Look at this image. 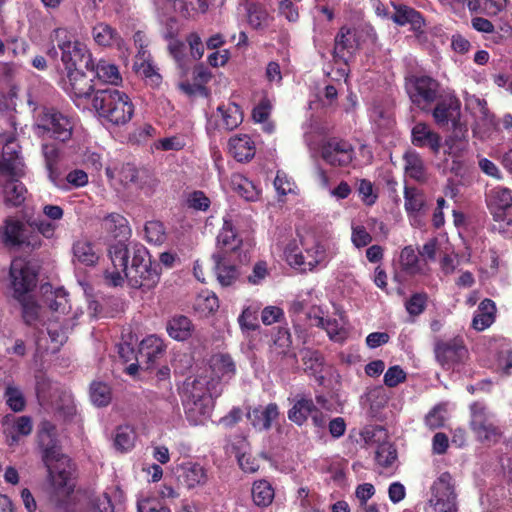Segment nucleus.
Listing matches in <instances>:
<instances>
[{
  "instance_id": "f257e3e1",
  "label": "nucleus",
  "mask_w": 512,
  "mask_h": 512,
  "mask_svg": "<svg viewBox=\"0 0 512 512\" xmlns=\"http://www.w3.org/2000/svg\"><path fill=\"white\" fill-rule=\"evenodd\" d=\"M211 375L199 374L187 381L184 392V408L187 420L192 425H201L211 416L214 398L222 392V381L229 380L235 373L230 356L213 355L209 362Z\"/></svg>"
},
{
  "instance_id": "f03ea898",
  "label": "nucleus",
  "mask_w": 512,
  "mask_h": 512,
  "mask_svg": "<svg viewBox=\"0 0 512 512\" xmlns=\"http://www.w3.org/2000/svg\"><path fill=\"white\" fill-rule=\"evenodd\" d=\"M109 257L113 269H106L104 279L110 286H120L127 278L133 288L153 289L160 280L158 264L152 263L148 250L138 243L122 241L111 245Z\"/></svg>"
},
{
  "instance_id": "7ed1b4c3",
  "label": "nucleus",
  "mask_w": 512,
  "mask_h": 512,
  "mask_svg": "<svg viewBox=\"0 0 512 512\" xmlns=\"http://www.w3.org/2000/svg\"><path fill=\"white\" fill-rule=\"evenodd\" d=\"M338 253V243L333 239L306 235L290 241L284 249L287 263L302 272L324 268Z\"/></svg>"
},
{
  "instance_id": "20e7f679",
  "label": "nucleus",
  "mask_w": 512,
  "mask_h": 512,
  "mask_svg": "<svg viewBox=\"0 0 512 512\" xmlns=\"http://www.w3.org/2000/svg\"><path fill=\"white\" fill-rule=\"evenodd\" d=\"M45 297V303L51 311V317L46 326V332L50 338L51 345L45 347L42 344V338L36 340L38 350H46L55 353L59 350L60 346L67 340V333L76 324L78 313H71V306L67 299V293L64 289L58 288L52 290L51 285L45 284L41 287Z\"/></svg>"
},
{
  "instance_id": "39448f33",
  "label": "nucleus",
  "mask_w": 512,
  "mask_h": 512,
  "mask_svg": "<svg viewBox=\"0 0 512 512\" xmlns=\"http://www.w3.org/2000/svg\"><path fill=\"white\" fill-rule=\"evenodd\" d=\"M38 439L43 461L54 487L64 494L71 493L75 486L72 477L74 468L69 457L61 452L56 438V427L49 421L41 422Z\"/></svg>"
},
{
  "instance_id": "423d86ee",
  "label": "nucleus",
  "mask_w": 512,
  "mask_h": 512,
  "mask_svg": "<svg viewBox=\"0 0 512 512\" xmlns=\"http://www.w3.org/2000/svg\"><path fill=\"white\" fill-rule=\"evenodd\" d=\"M0 145H3L0 170L12 177L4 186V200L6 205L17 207L24 203L28 192L23 183L16 178L23 174L24 164L14 132L0 134Z\"/></svg>"
},
{
  "instance_id": "0eeeda50",
  "label": "nucleus",
  "mask_w": 512,
  "mask_h": 512,
  "mask_svg": "<svg viewBox=\"0 0 512 512\" xmlns=\"http://www.w3.org/2000/svg\"><path fill=\"white\" fill-rule=\"evenodd\" d=\"M92 107L101 119L117 126L128 123L134 114L130 97L117 89L96 91L92 98Z\"/></svg>"
},
{
  "instance_id": "6e6552de",
  "label": "nucleus",
  "mask_w": 512,
  "mask_h": 512,
  "mask_svg": "<svg viewBox=\"0 0 512 512\" xmlns=\"http://www.w3.org/2000/svg\"><path fill=\"white\" fill-rule=\"evenodd\" d=\"M10 278L15 297L22 302L23 318L29 325H34L40 315V307L26 299V294L36 284V274L22 259H14L10 267Z\"/></svg>"
},
{
  "instance_id": "1a4fd4ad",
  "label": "nucleus",
  "mask_w": 512,
  "mask_h": 512,
  "mask_svg": "<svg viewBox=\"0 0 512 512\" xmlns=\"http://www.w3.org/2000/svg\"><path fill=\"white\" fill-rule=\"evenodd\" d=\"M75 126L73 118L55 110H45L36 120V134L42 138L68 141Z\"/></svg>"
},
{
  "instance_id": "9d476101",
  "label": "nucleus",
  "mask_w": 512,
  "mask_h": 512,
  "mask_svg": "<svg viewBox=\"0 0 512 512\" xmlns=\"http://www.w3.org/2000/svg\"><path fill=\"white\" fill-rule=\"evenodd\" d=\"M51 37L61 52V61L67 71L77 69L79 63H86L88 57H91L87 46L75 40L65 28L55 29Z\"/></svg>"
},
{
  "instance_id": "9b49d317",
  "label": "nucleus",
  "mask_w": 512,
  "mask_h": 512,
  "mask_svg": "<svg viewBox=\"0 0 512 512\" xmlns=\"http://www.w3.org/2000/svg\"><path fill=\"white\" fill-rule=\"evenodd\" d=\"M426 512H456V493L452 476L441 473L431 486V496L425 508Z\"/></svg>"
},
{
  "instance_id": "f8f14e48",
  "label": "nucleus",
  "mask_w": 512,
  "mask_h": 512,
  "mask_svg": "<svg viewBox=\"0 0 512 512\" xmlns=\"http://www.w3.org/2000/svg\"><path fill=\"white\" fill-rule=\"evenodd\" d=\"M234 212H228L223 217V226L217 236V251L227 256H236L239 263L247 261V253L243 250L242 239L238 236L234 222L236 220Z\"/></svg>"
},
{
  "instance_id": "ddd939ff",
  "label": "nucleus",
  "mask_w": 512,
  "mask_h": 512,
  "mask_svg": "<svg viewBox=\"0 0 512 512\" xmlns=\"http://www.w3.org/2000/svg\"><path fill=\"white\" fill-rule=\"evenodd\" d=\"M64 90L70 95L79 108H87L92 103L95 94L92 79H89L82 71L75 69L67 71V79L64 81Z\"/></svg>"
},
{
  "instance_id": "4468645a",
  "label": "nucleus",
  "mask_w": 512,
  "mask_h": 512,
  "mask_svg": "<svg viewBox=\"0 0 512 512\" xmlns=\"http://www.w3.org/2000/svg\"><path fill=\"white\" fill-rule=\"evenodd\" d=\"M366 36L372 42L375 40V33L372 28L366 29H348L342 28L335 39V53L340 58L346 60L347 55H352L365 41Z\"/></svg>"
},
{
  "instance_id": "2eb2a0df",
  "label": "nucleus",
  "mask_w": 512,
  "mask_h": 512,
  "mask_svg": "<svg viewBox=\"0 0 512 512\" xmlns=\"http://www.w3.org/2000/svg\"><path fill=\"white\" fill-rule=\"evenodd\" d=\"M432 115L438 126L444 127L451 124L457 130L461 125V102L453 93H447L439 99Z\"/></svg>"
},
{
  "instance_id": "dca6fc26",
  "label": "nucleus",
  "mask_w": 512,
  "mask_h": 512,
  "mask_svg": "<svg viewBox=\"0 0 512 512\" xmlns=\"http://www.w3.org/2000/svg\"><path fill=\"white\" fill-rule=\"evenodd\" d=\"M321 157L331 166L346 167L353 161L354 150L349 142L332 138L322 144Z\"/></svg>"
},
{
  "instance_id": "f3484780",
  "label": "nucleus",
  "mask_w": 512,
  "mask_h": 512,
  "mask_svg": "<svg viewBox=\"0 0 512 512\" xmlns=\"http://www.w3.org/2000/svg\"><path fill=\"white\" fill-rule=\"evenodd\" d=\"M406 88L411 101L425 109L436 99L439 85L436 80L422 76L410 80Z\"/></svg>"
},
{
  "instance_id": "a211bd4d",
  "label": "nucleus",
  "mask_w": 512,
  "mask_h": 512,
  "mask_svg": "<svg viewBox=\"0 0 512 512\" xmlns=\"http://www.w3.org/2000/svg\"><path fill=\"white\" fill-rule=\"evenodd\" d=\"M471 426L480 439L496 441L499 436L493 415L481 403L471 405Z\"/></svg>"
},
{
  "instance_id": "6ab92c4d",
  "label": "nucleus",
  "mask_w": 512,
  "mask_h": 512,
  "mask_svg": "<svg viewBox=\"0 0 512 512\" xmlns=\"http://www.w3.org/2000/svg\"><path fill=\"white\" fill-rule=\"evenodd\" d=\"M486 203L496 221H504L507 212L512 208V190L497 185L486 192Z\"/></svg>"
},
{
  "instance_id": "aec40b11",
  "label": "nucleus",
  "mask_w": 512,
  "mask_h": 512,
  "mask_svg": "<svg viewBox=\"0 0 512 512\" xmlns=\"http://www.w3.org/2000/svg\"><path fill=\"white\" fill-rule=\"evenodd\" d=\"M91 34L98 46L116 48L121 57H128V48L125 41L118 31L109 24L104 22L97 23L93 26Z\"/></svg>"
},
{
  "instance_id": "412c9836",
  "label": "nucleus",
  "mask_w": 512,
  "mask_h": 512,
  "mask_svg": "<svg viewBox=\"0 0 512 512\" xmlns=\"http://www.w3.org/2000/svg\"><path fill=\"white\" fill-rule=\"evenodd\" d=\"M178 480L188 490L204 487L209 480L208 470L195 461L181 463L178 468Z\"/></svg>"
},
{
  "instance_id": "4be33fe9",
  "label": "nucleus",
  "mask_w": 512,
  "mask_h": 512,
  "mask_svg": "<svg viewBox=\"0 0 512 512\" xmlns=\"http://www.w3.org/2000/svg\"><path fill=\"white\" fill-rule=\"evenodd\" d=\"M466 349L460 339L440 341L435 346V356L438 363L446 369L452 368L463 360Z\"/></svg>"
},
{
  "instance_id": "5701e85b",
  "label": "nucleus",
  "mask_w": 512,
  "mask_h": 512,
  "mask_svg": "<svg viewBox=\"0 0 512 512\" xmlns=\"http://www.w3.org/2000/svg\"><path fill=\"white\" fill-rule=\"evenodd\" d=\"M25 224L14 216H8L0 226V244L6 248L20 247L26 243Z\"/></svg>"
},
{
  "instance_id": "b1692460",
  "label": "nucleus",
  "mask_w": 512,
  "mask_h": 512,
  "mask_svg": "<svg viewBox=\"0 0 512 512\" xmlns=\"http://www.w3.org/2000/svg\"><path fill=\"white\" fill-rule=\"evenodd\" d=\"M85 68L93 72L101 83L113 86L122 84L123 78L119 67L110 60L99 59L95 62L92 57H88Z\"/></svg>"
},
{
  "instance_id": "393cba45",
  "label": "nucleus",
  "mask_w": 512,
  "mask_h": 512,
  "mask_svg": "<svg viewBox=\"0 0 512 512\" xmlns=\"http://www.w3.org/2000/svg\"><path fill=\"white\" fill-rule=\"evenodd\" d=\"M214 270L218 282L222 286H231L239 277V271L236 262H239L236 256L222 255L213 253Z\"/></svg>"
},
{
  "instance_id": "a878e982",
  "label": "nucleus",
  "mask_w": 512,
  "mask_h": 512,
  "mask_svg": "<svg viewBox=\"0 0 512 512\" xmlns=\"http://www.w3.org/2000/svg\"><path fill=\"white\" fill-rule=\"evenodd\" d=\"M405 209L409 215L411 224L422 226V216L427 211L426 197L424 193L413 187H405Z\"/></svg>"
},
{
  "instance_id": "bb28decb",
  "label": "nucleus",
  "mask_w": 512,
  "mask_h": 512,
  "mask_svg": "<svg viewBox=\"0 0 512 512\" xmlns=\"http://www.w3.org/2000/svg\"><path fill=\"white\" fill-rule=\"evenodd\" d=\"M243 120L242 112L238 105L229 103L217 107L215 113L209 119V124L218 129L233 130Z\"/></svg>"
},
{
  "instance_id": "cd10ccee",
  "label": "nucleus",
  "mask_w": 512,
  "mask_h": 512,
  "mask_svg": "<svg viewBox=\"0 0 512 512\" xmlns=\"http://www.w3.org/2000/svg\"><path fill=\"white\" fill-rule=\"evenodd\" d=\"M441 136L424 123H416L411 131L412 144L419 148H428L434 154H438L441 148Z\"/></svg>"
},
{
  "instance_id": "c85d7f7f",
  "label": "nucleus",
  "mask_w": 512,
  "mask_h": 512,
  "mask_svg": "<svg viewBox=\"0 0 512 512\" xmlns=\"http://www.w3.org/2000/svg\"><path fill=\"white\" fill-rule=\"evenodd\" d=\"M2 424L6 441L10 446L16 444L21 436L29 435L33 427L31 418L28 416L7 415L3 418Z\"/></svg>"
},
{
  "instance_id": "c756f323",
  "label": "nucleus",
  "mask_w": 512,
  "mask_h": 512,
  "mask_svg": "<svg viewBox=\"0 0 512 512\" xmlns=\"http://www.w3.org/2000/svg\"><path fill=\"white\" fill-rule=\"evenodd\" d=\"M310 320L313 326L324 329L332 341L341 342L346 338V321L343 316L331 318L315 314L310 316Z\"/></svg>"
},
{
  "instance_id": "7c9ffc66",
  "label": "nucleus",
  "mask_w": 512,
  "mask_h": 512,
  "mask_svg": "<svg viewBox=\"0 0 512 512\" xmlns=\"http://www.w3.org/2000/svg\"><path fill=\"white\" fill-rule=\"evenodd\" d=\"M292 406L287 412L288 419L298 426H302L311 414L316 411V406L311 397L305 394H297L291 400Z\"/></svg>"
},
{
  "instance_id": "2f4dec72",
  "label": "nucleus",
  "mask_w": 512,
  "mask_h": 512,
  "mask_svg": "<svg viewBox=\"0 0 512 512\" xmlns=\"http://www.w3.org/2000/svg\"><path fill=\"white\" fill-rule=\"evenodd\" d=\"M72 261L74 264L94 266L99 260L100 253L95 245L87 238L77 239L72 245Z\"/></svg>"
},
{
  "instance_id": "473e14b6",
  "label": "nucleus",
  "mask_w": 512,
  "mask_h": 512,
  "mask_svg": "<svg viewBox=\"0 0 512 512\" xmlns=\"http://www.w3.org/2000/svg\"><path fill=\"white\" fill-rule=\"evenodd\" d=\"M279 416V408L276 403H269L262 407H255L248 412L247 417L254 428L265 431L271 428L272 423Z\"/></svg>"
},
{
  "instance_id": "72a5a7b5",
  "label": "nucleus",
  "mask_w": 512,
  "mask_h": 512,
  "mask_svg": "<svg viewBox=\"0 0 512 512\" xmlns=\"http://www.w3.org/2000/svg\"><path fill=\"white\" fill-rule=\"evenodd\" d=\"M164 351L163 340L156 335H149L141 341L136 360L145 362L148 369L163 355Z\"/></svg>"
},
{
  "instance_id": "f704fd0d",
  "label": "nucleus",
  "mask_w": 512,
  "mask_h": 512,
  "mask_svg": "<svg viewBox=\"0 0 512 512\" xmlns=\"http://www.w3.org/2000/svg\"><path fill=\"white\" fill-rule=\"evenodd\" d=\"M229 152L239 162L248 161L255 155V144L246 134L236 135L229 140Z\"/></svg>"
},
{
  "instance_id": "c9c22d12",
  "label": "nucleus",
  "mask_w": 512,
  "mask_h": 512,
  "mask_svg": "<svg viewBox=\"0 0 512 512\" xmlns=\"http://www.w3.org/2000/svg\"><path fill=\"white\" fill-rule=\"evenodd\" d=\"M134 70L151 85H158L160 83L161 76L152 64L148 51H138Z\"/></svg>"
},
{
  "instance_id": "e433bc0d",
  "label": "nucleus",
  "mask_w": 512,
  "mask_h": 512,
  "mask_svg": "<svg viewBox=\"0 0 512 512\" xmlns=\"http://www.w3.org/2000/svg\"><path fill=\"white\" fill-rule=\"evenodd\" d=\"M496 305L491 299H484L478 306L473 320L472 327L477 331H483L490 327L495 321Z\"/></svg>"
},
{
  "instance_id": "4c0bfd02",
  "label": "nucleus",
  "mask_w": 512,
  "mask_h": 512,
  "mask_svg": "<svg viewBox=\"0 0 512 512\" xmlns=\"http://www.w3.org/2000/svg\"><path fill=\"white\" fill-rule=\"evenodd\" d=\"M106 175L111 184L118 189V186H126L129 183H134L138 176L137 168L130 164H124L118 168H106Z\"/></svg>"
},
{
  "instance_id": "58836bf2",
  "label": "nucleus",
  "mask_w": 512,
  "mask_h": 512,
  "mask_svg": "<svg viewBox=\"0 0 512 512\" xmlns=\"http://www.w3.org/2000/svg\"><path fill=\"white\" fill-rule=\"evenodd\" d=\"M232 189L247 201L259 199V188L249 179L241 174H233L230 179Z\"/></svg>"
},
{
  "instance_id": "ea45409f",
  "label": "nucleus",
  "mask_w": 512,
  "mask_h": 512,
  "mask_svg": "<svg viewBox=\"0 0 512 512\" xmlns=\"http://www.w3.org/2000/svg\"><path fill=\"white\" fill-rule=\"evenodd\" d=\"M166 329L171 338L184 341L191 336L192 323L186 316L178 315L168 321Z\"/></svg>"
},
{
  "instance_id": "a19ab883",
  "label": "nucleus",
  "mask_w": 512,
  "mask_h": 512,
  "mask_svg": "<svg viewBox=\"0 0 512 512\" xmlns=\"http://www.w3.org/2000/svg\"><path fill=\"white\" fill-rule=\"evenodd\" d=\"M56 187L61 190H70L72 188H81L88 184V174L81 169H74L66 175L64 179L57 174L55 180H50Z\"/></svg>"
},
{
  "instance_id": "79ce46f5",
  "label": "nucleus",
  "mask_w": 512,
  "mask_h": 512,
  "mask_svg": "<svg viewBox=\"0 0 512 512\" xmlns=\"http://www.w3.org/2000/svg\"><path fill=\"white\" fill-rule=\"evenodd\" d=\"M261 309V303L254 301L244 306L238 317V324L243 332L254 331L259 328L258 312Z\"/></svg>"
},
{
  "instance_id": "37998d69",
  "label": "nucleus",
  "mask_w": 512,
  "mask_h": 512,
  "mask_svg": "<svg viewBox=\"0 0 512 512\" xmlns=\"http://www.w3.org/2000/svg\"><path fill=\"white\" fill-rule=\"evenodd\" d=\"M395 12L392 15V20L399 24V25H405L410 23L415 30L421 29L423 26V18L421 14L414 9L407 7V6H400L398 8H395Z\"/></svg>"
},
{
  "instance_id": "c03bdc74",
  "label": "nucleus",
  "mask_w": 512,
  "mask_h": 512,
  "mask_svg": "<svg viewBox=\"0 0 512 512\" xmlns=\"http://www.w3.org/2000/svg\"><path fill=\"white\" fill-rule=\"evenodd\" d=\"M252 498L257 506L267 507L274 499V489L266 480L256 481L252 487Z\"/></svg>"
},
{
  "instance_id": "a18cd8bd",
  "label": "nucleus",
  "mask_w": 512,
  "mask_h": 512,
  "mask_svg": "<svg viewBox=\"0 0 512 512\" xmlns=\"http://www.w3.org/2000/svg\"><path fill=\"white\" fill-rule=\"evenodd\" d=\"M462 133V127L459 125L458 129H454V133L445 139V154L453 158L460 157L461 154L467 149V141Z\"/></svg>"
},
{
  "instance_id": "49530a36",
  "label": "nucleus",
  "mask_w": 512,
  "mask_h": 512,
  "mask_svg": "<svg viewBox=\"0 0 512 512\" xmlns=\"http://www.w3.org/2000/svg\"><path fill=\"white\" fill-rule=\"evenodd\" d=\"M404 161L407 176L418 181L424 178V164L420 155L416 151H407L404 155Z\"/></svg>"
},
{
  "instance_id": "de8ad7c7",
  "label": "nucleus",
  "mask_w": 512,
  "mask_h": 512,
  "mask_svg": "<svg viewBox=\"0 0 512 512\" xmlns=\"http://www.w3.org/2000/svg\"><path fill=\"white\" fill-rule=\"evenodd\" d=\"M194 308L203 316H208L219 308L217 296L210 291H202L194 302Z\"/></svg>"
},
{
  "instance_id": "09e8293b",
  "label": "nucleus",
  "mask_w": 512,
  "mask_h": 512,
  "mask_svg": "<svg viewBox=\"0 0 512 512\" xmlns=\"http://www.w3.org/2000/svg\"><path fill=\"white\" fill-rule=\"evenodd\" d=\"M136 434L131 426L123 425L116 429L114 446L121 452H127L133 448Z\"/></svg>"
},
{
  "instance_id": "8fccbe9b",
  "label": "nucleus",
  "mask_w": 512,
  "mask_h": 512,
  "mask_svg": "<svg viewBox=\"0 0 512 512\" xmlns=\"http://www.w3.org/2000/svg\"><path fill=\"white\" fill-rule=\"evenodd\" d=\"M302 360L306 372L315 376L316 378H322L320 373L322 372L323 358L318 351L304 349L302 351Z\"/></svg>"
},
{
  "instance_id": "3c124183",
  "label": "nucleus",
  "mask_w": 512,
  "mask_h": 512,
  "mask_svg": "<svg viewBox=\"0 0 512 512\" xmlns=\"http://www.w3.org/2000/svg\"><path fill=\"white\" fill-rule=\"evenodd\" d=\"M272 109V104L270 100L263 99L260 103L253 109V119L255 122L262 124V129L271 134L274 131V125L268 121V117L270 115Z\"/></svg>"
},
{
  "instance_id": "603ef678",
  "label": "nucleus",
  "mask_w": 512,
  "mask_h": 512,
  "mask_svg": "<svg viewBox=\"0 0 512 512\" xmlns=\"http://www.w3.org/2000/svg\"><path fill=\"white\" fill-rule=\"evenodd\" d=\"M90 399L95 406L108 405L112 399L110 387L104 382H93L90 386Z\"/></svg>"
},
{
  "instance_id": "864d4df0",
  "label": "nucleus",
  "mask_w": 512,
  "mask_h": 512,
  "mask_svg": "<svg viewBox=\"0 0 512 512\" xmlns=\"http://www.w3.org/2000/svg\"><path fill=\"white\" fill-rule=\"evenodd\" d=\"M4 398L8 407L14 412H20L25 408V398L21 389L13 384H8Z\"/></svg>"
},
{
  "instance_id": "5fc2aeb1",
  "label": "nucleus",
  "mask_w": 512,
  "mask_h": 512,
  "mask_svg": "<svg viewBox=\"0 0 512 512\" xmlns=\"http://www.w3.org/2000/svg\"><path fill=\"white\" fill-rule=\"evenodd\" d=\"M42 154L45 159V165L48 171L49 179H54L57 173V163L59 160V149L53 144H43Z\"/></svg>"
},
{
  "instance_id": "6e6d98bb",
  "label": "nucleus",
  "mask_w": 512,
  "mask_h": 512,
  "mask_svg": "<svg viewBox=\"0 0 512 512\" xmlns=\"http://www.w3.org/2000/svg\"><path fill=\"white\" fill-rule=\"evenodd\" d=\"M369 117L379 129H388L393 123L390 110L381 104H375L370 109Z\"/></svg>"
},
{
  "instance_id": "4d7b16f0",
  "label": "nucleus",
  "mask_w": 512,
  "mask_h": 512,
  "mask_svg": "<svg viewBox=\"0 0 512 512\" xmlns=\"http://www.w3.org/2000/svg\"><path fill=\"white\" fill-rule=\"evenodd\" d=\"M400 264L409 274H417L421 271L419 258L412 246H406L400 253Z\"/></svg>"
},
{
  "instance_id": "13d9d810",
  "label": "nucleus",
  "mask_w": 512,
  "mask_h": 512,
  "mask_svg": "<svg viewBox=\"0 0 512 512\" xmlns=\"http://www.w3.org/2000/svg\"><path fill=\"white\" fill-rule=\"evenodd\" d=\"M104 227L113 233L115 237L125 236L128 233L127 220L118 213L109 214L104 219Z\"/></svg>"
},
{
  "instance_id": "bf43d9fd",
  "label": "nucleus",
  "mask_w": 512,
  "mask_h": 512,
  "mask_svg": "<svg viewBox=\"0 0 512 512\" xmlns=\"http://www.w3.org/2000/svg\"><path fill=\"white\" fill-rule=\"evenodd\" d=\"M248 22L255 28L260 29L268 24L269 14L265 8L257 4H251L247 9Z\"/></svg>"
},
{
  "instance_id": "052dcab7",
  "label": "nucleus",
  "mask_w": 512,
  "mask_h": 512,
  "mask_svg": "<svg viewBox=\"0 0 512 512\" xmlns=\"http://www.w3.org/2000/svg\"><path fill=\"white\" fill-rule=\"evenodd\" d=\"M291 346V335L287 328H279L273 336L272 351L276 354L288 355Z\"/></svg>"
},
{
  "instance_id": "680f3d73",
  "label": "nucleus",
  "mask_w": 512,
  "mask_h": 512,
  "mask_svg": "<svg viewBox=\"0 0 512 512\" xmlns=\"http://www.w3.org/2000/svg\"><path fill=\"white\" fill-rule=\"evenodd\" d=\"M186 146V137L184 135H173L161 138L154 143V148L161 151H179Z\"/></svg>"
},
{
  "instance_id": "e2e57ef3",
  "label": "nucleus",
  "mask_w": 512,
  "mask_h": 512,
  "mask_svg": "<svg viewBox=\"0 0 512 512\" xmlns=\"http://www.w3.org/2000/svg\"><path fill=\"white\" fill-rule=\"evenodd\" d=\"M397 458L396 449L389 442L380 444L376 450V461L383 467H389Z\"/></svg>"
},
{
  "instance_id": "0e129e2a",
  "label": "nucleus",
  "mask_w": 512,
  "mask_h": 512,
  "mask_svg": "<svg viewBox=\"0 0 512 512\" xmlns=\"http://www.w3.org/2000/svg\"><path fill=\"white\" fill-rule=\"evenodd\" d=\"M145 237L148 242L161 244L165 240L164 225L159 221H149L144 227Z\"/></svg>"
},
{
  "instance_id": "69168bd1",
  "label": "nucleus",
  "mask_w": 512,
  "mask_h": 512,
  "mask_svg": "<svg viewBox=\"0 0 512 512\" xmlns=\"http://www.w3.org/2000/svg\"><path fill=\"white\" fill-rule=\"evenodd\" d=\"M447 416L446 405L439 404L427 414L425 422L431 429H437L444 425Z\"/></svg>"
},
{
  "instance_id": "338daca9",
  "label": "nucleus",
  "mask_w": 512,
  "mask_h": 512,
  "mask_svg": "<svg viewBox=\"0 0 512 512\" xmlns=\"http://www.w3.org/2000/svg\"><path fill=\"white\" fill-rule=\"evenodd\" d=\"M351 230V241L356 248H362L371 243L372 236L363 225L353 222Z\"/></svg>"
},
{
  "instance_id": "774afa93",
  "label": "nucleus",
  "mask_w": 512,
  "mask_h": 512,
  "mask_svg": "<svg viewBox=\"0 0 512 512\" xmlns=\"http://www.w3.org/2000/svg\"><path fill=\"white\" fill-rule=\"evenodd\" d=\"M406 377V372L399 365H394L387 369L383 380L387 387L393 388L405 382Z\"/></svg>"
}]
</instances>
